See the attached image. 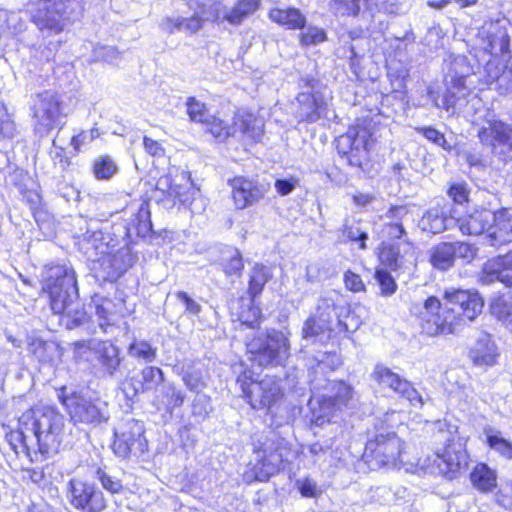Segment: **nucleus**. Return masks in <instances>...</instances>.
<instances>
[{
    "label": "nucleus",
    "instance_id": "nucleus-1",
    "mask_svg": "<svg viewBox=\"0 0 512 512\" xmlns=\"http://www.w3.org/2000/svg\"><path fill=\"white\" fill-rule=\"evenodd\" d=\"M445 299V306L434 296L424 302L421 311L422 329L430 336L456 333L461 322L473 321L484 305L478 292L468 290H446Z\"/></svg>",
    "mask_w": 512,
    "mask_h": 512
},
{
    "label": "nucleus",
    "instance_id": "nucleus-2",
    "mask_svg": "<svg viewBox=\"0 0 512 512\" xmlns=\"http://www.w3.org/2000/svg\"><path fill=\"white\" fill-rule=\"evenodd\" d=\"M20 424L36 439L41 454H57L65 435V418L56 408L40 406L24 412Z\"/></svg>",
    "mask_w": 512,
    "mask_h": 512
},
{
    "label": "nucleus",
    "instance_id": "nucleus-3",
    "mask_svg": "<svg viewBox=\"0 0 512 512\" xmlns=\"http://www.w3.org/2000/svg\"><path fill=\"white\" fill-rule=\"evenodd\" d=\"M303 88L296 97L294 117L298 122L316 123L328 118L332 107V91L313 77L301 79Z\"/></svg>",
    "mask_w": 512,
    "mask_h": 512
},
{
    "label": "nucleus",
    "instance_id": "nucleus-4",
    "mask_svg": "<svg viewBox=\"0 0 512 512\" xmlns=\"http://www.w3.org/2000/svg\"><path fill=\"white\" fill-rule=\"evenodd\" d=\"M290 332L268 329L252 338H247L248 359L260 367L282 366L290 357Z\"/></svg>",
    "mask_w": 512,
    "mask_h": 512
},
{
    "label": "nucleus",
    "instance_id": "nucleus-5",
    "mask_svg": "<svg viewBox=\"0 0 512 512\" xmlns=\"http://www.w3.org/2000/svg\"><path fill=\"white\" fill-rule=\"evenodd\" d=\"M43 291L49 296L50 306L59 314L79 300L75 272L67 266H54L48 270Z\"/></svg>",
    "mask_w": 512,
    "mask_h": 512
},
{
    "label": "nucleus",
    "instance_id": "nucleus-6",
    "mask_svg": "<svg viewBox=\"0 0 512 512\" xmlns=\"http://www.w3.org/2000/svg\"><path fill=\"white\" fill-rule=\"evenodd\" d=\"M78 6V0H38L30 10L31 21L42 33L57 35Z\"/></svg>",
    "mask_w": 512,
    "mask_h": 512
},
{
    "label": "nucleus",
    "instance_id": "nucleus-7",
    "mask_svg": "<svg viewBox=\"0 0 512 512\" xmlns=\"http://www.w3.org/2000/svg\"><path fill=\"white\" fill-rule=\"evenodd\" d=\"M58 398L74 424L96 426L109 419L107 406L99 399H92L77 391L67 393L66 388L61 389Z\"/></svg>",
    "mask_w": 512,
    "mask_h": 512
},
{
    "label": "nucleus",
    "instance_id": "nucleus-8",
    "mask_svg": "<svg viewBox=\"0 0 512 512\" xmlns=\"http://www.w3.org/2000/svg\"><path fill=\"white\" fill-rule=\"evenodd\" d=\"M236 383L253 409L270 408L283 396L279 380L265 376L260 381H254L253 372L250 370L242 372Z\"/></svg>",
    "mask_w": 512,
    "mask_h": 512
},
{
    "label": "nucleus",
    "instance_id": "nucleus-9",
    "mask_svg": "<svg viewBox=\"0 0 512 512\" xmlns=\"http://www.w3.org/2000/svg\"><path fill=\"white\" fill-rule=\"evenodd\" d=\"M445 85L446 93L442 103L435 101L436 107L444 108L447 111L453 109L461 100L470 94L465 82L471 72L467 58L462 55L450 57L445 64Z\"/></svg>",
    "mask_w": 512,
    "mask_h": 512
},
{
    "label": "nucleus",
    "instance_id": "nucleus-10",
    "mask_svg": "<svg viewBox=\"0 0 512 512\" xmlns=\"http://www.w3.org/2000/svg\"><path fill=\"white\" fill-rule=\"evenodd\" d=\"M75 348L90 350L94 355L93 368L102 378L116 379L121 377L122 361L120 349L109 340H80L74 343Z\"/></svg>",
    "mask_w": 512,
    "mask_h": 512
},
{
    "label": "nucleus",
    "instance_id": "nucleus-11",
    "mask_svg": "<svg viewBox=\"0 0 512 512\" xmlns=\"http://www.w3.org/2000/svg\"><path fill=\"white\" fill-rule=\"evenodd\" d=\"M34 130L40 136L47 135L60 122L62 101L54 90H45L34 95L31 104Z\"/></svg>",
    "mask_w": 512,
    "mask_h": 512
},
{
    "label": "nucleus",
    "instance_id": "nucleus-12",
    "mask_svg": "<svg viewBox=\"0 0 512 512\" xmlns=\"http://www.w3.org/2000/svg\"><path fill=\"white\" fill-rule=\"evenodd\" d=\"M403 449L404 443L395 433L378 434L366 443L363 457L378 467L400 468Z\"/></svg>",
    "mask_w": 512,
    "mask_h": 512
},
{
    "label": "nucleus",
    "instance_id": "nucleus-13",
    "mask_svg": "<svg viewBox=\"0 0 512 512\" xmlns=\"http://www.w3.org/2000/svg\"><path fill=\"white\" fill-rule=\"evenodd\" d=\"M66 498L78 512H102L106 508L103 493L93 484L72 478L66 485Z\"/></svg>",
    "mask_w": 512,
    "mask_h": 512
},
{
    "label": "nucleus",
    "instance_id": "nucleus-14",
    "mask_svg": "<svg viewBox=\"0 0 512 512\" xmlns=\"http://www.w3.org/2000/svg\"><path fill=\"white\" fill-rule=\"evenodd\" d=\"M147 447V441L144 437L143 424L135 419H129L121 424L118 431L115 432L113 443L114 453L123 459L132 454L139 455L144 453Z\"/></svg>",
    "mask_w": 512,
    "mask_h": 512
},
{
    "label": "nucleus",
    "instance_id": "nucleus-15",
    "mask_svg": "<svg viewBox=\"0 0 512 512\" xmlns=\"http://www.w3.org/2000/svg\"><path fill=\"white\" fill-rule=\"evenodd\" d=\"M232 197L238 209H244L260 201L269 191V184L259 183L256 180L242 176L230 180Z\"/></svg>",
    "mask_w": 512,
    "mask_h": 512
},
{
    "label": "nucleus",
    "instance_id": "nucleus-16",
    "mask_svg": "<svg viewBox=\"0 0 512 512\" xmlns=\"http://www.w3.org/2000/svg\"><path fill=\"white\" fill-rule=\"evenodd\" d=\"M373 379L380 385L388 387L406 398L412 405L422 406L421 395L406 379L401 378L388 367L378 364L372 374Z\"/></svg>",
    "mask_w": 512,
    "mask_h": 512
},
{
    "label": "nucleus",
    "instance_id": "nucleus-17",
    "mask_svg": "<svg viewBox=\"0 0 512 512\" xmlns=\"http://www.w3.org/2000/svg\"><path fill=\"white\" fill-rule=\"evenodd\" d=\"M478 138L483 145L492 149L497 145L512 149V128L502 121H487V126H482L478 130Z\"/></svg>",
    "mask_w": 512,
    "mask_h": 512
},
{
    "label": "nucleus",
    "instance_id": "nucleus-18",
    "mask_svg": "<svg viewBox=\"0 0 512 512\" xmlns=\"http://www.w3.org/2000/svg\"><path fill=\"white\" fill-rule=\"evenodd\" d=\"M411 216L410 210L407 206H391L384 216V224L382 227V234L389 239H405L406 230L404 225L409 221Z\"/></svg>",
    "mask_w": 512,
    "mask_h": 512
},
{
    "label": "nucleus",
    "instance_id": "nucleus-19",
    "mask_svg": "<svg viewBox=\"0 0 512 512\" xmlns=\"http://www.w3.org/2000/svg\"><path fill=\"white\" fill-rule=\"evenodd\" d=\"M263 120L249 112H239L234 118L232 136H239L244 141L255 143L263 135Z\"/></svg>",
    "mask_w": 512,
    "mask_h": 512
},
{
    "label": "nucleus",
    "instance_id": "nucleus-20",
    "mask_svg": "<svg viewBox=\"0 0 512 512\" xmlns=\"http://www.w3.org/2000/svg\"><path fill=\"white\" fill-rule=\"evenodd\" d=\"M484 72L486 83L494 85L499 94H512V64L507 66L498 60H489Z\"/></svg>",
    "mask_w": 512,
    "mask_h": 512
},
{
    "label": "nucleus",
    "instance_id": "nucleus-21",
    "mask_svg": "<svg viewBox=\"0 0 512 512\" xmlns=\"http://www.w3.org/2000/svg\"><path fill=\"white\" fill-rule=\"evenodd\" d=\"M418 225L424 232L438 234L456 226V218L448 215L444 207L435 205L424 212Z\"/></svg>",
    "mask_w": 512,
    "mask_h": 512
},
{
    "label": "nucleus",
    "instance_id": "nucleus-22",
    "mask_svg": "<svg viewBox=\"0 0 512 512\" xmlns=\"http://www.w3.org/2000/svg\"><path fill=\"white\" fill-rule=\"evenodd\" d=\"M479 35L486 40L485 50L492 55L507 52L510 45V38L506 28L499 22L485 23Z\"/></svg>",
    "mask_w": 512,
    "mask_h": 512
},
{
    "label": "nucleus",
    "instance_id": "nucleus-23",
    "mask_svg": "<svg viewBox=\"0 0 512 512\" xmlns=\"http://www.w3.org/2000/svg\"><path fill=\"white\" fill-rule=\"evenodd\" d=\"M495 212L489 209H476L469 215L456 218V226L466 235H480L489 230L496 219Z\"/></svg>",
    "mask_w": 512,
    "mask_h": 512
},
{
    "label": "nucleus",
    "instance_id": "nucleus-24",
    "mask_svg": "<svg viewBox=\"0 0 512 512\" xmlns=\"http://www.w3.org/2000/svg\"><path fill=\"white\" fill-rule=\"evenodd\" d=\"M189 7L193 14L189 19L199 21V30L202 29L205 22L223 23V16L226 8L224 5L216 0H189Z\"/></svg>",
    "mask_w": 512,
    "mask_h": 512
},
{
    "label": "nucleus",
    "instance_id": "nucleus-25",
    "mask_svg": "<svg viewBox=\"0 0 512 512\" xmlns=\"http://www.w3.org/2000/svg\"><path fill=\"white\" fill-rule=\"evenodd\" d=\"M479 282L483 285H491L500 282L507 288H512V267L504 265L496 257L487 260L479 275Z\"/></svg>",
    "mask_w": 512,
    "mask_h": 512
},
{
    "label": "nucleus",
    "instance_id": "nucleus-26",
    "mask_svg": "<svg viewBox=\"0 0 512 512\" xmlns=\"http://www.w3.org/2000/svg\"><path fill=\"white\" fill-rule=\"evenodd\" d=\"M335 299L332 293H326L319 297L315 312L312 314L319 320L325 321L330 326L336 328V332H346L348 327L346 323L339 319Z\"/></svg>",
    "mask_w": 512,
    "mask_h": 512
},
{
    "label": "nucleus",
    "instance_id": "nucleus-27",
    "mask_svg": "<svg viewBox=\"0 0 512 512\" xmlns=\"http://www.w3.org/2000/svg\"><path fill=\"white\" fill-rule=\"evenodd\" d=\"M469 357L476 366H492L498 357L491 335L482 333L470 349Z\"/></svg>",
    "mask_w": 512,
    "mask_h": 512
},
{
    "label": "nucleus",
    "instance_id": "nucleus-28",
    "mask_svg": "<svg viewBox=\"0 0 512 512\" xmlns=\"http://www.w3.org/2000/svg\"><path fill=\"white\" fill-rule=\"evenodd\" d=\"M60 314L62 315L63 324L69 330L82 328L88 334H95L97 332L96 325L91 317L87 315L79 300Z\"/></svg>",
    "mask_w": 512,
    "mask_h": 512
},
{
    "label": "nucleus",
    "instance_id": "nucleus-29",
    "mask_svg": "<svg viewBox=\"0 0 512 512\" xmlns=\"http://www.w3.org/2000/svg\"><path fill=\"white\" fill-rule=\"evenodd\" d=\"M496 219L488 230L491 246L498 247L512 242V223L506 210L495 212Z\"/></svg>",
    "mask_w": 512,
    "mask_h": 512
},
{
    "label": "nucleus",
    "instance_id": "nucleus-30",
    "mask_svg": "<svg viewBox=\"0 0 512 512\" xmlns=\"http://www.w3.org/2000/svg\"><path fill=\"white\" fill-rule=\"evenodd\" d=\"M438 458L446 465V473L453 477L455 473L468 465V454L460 442L449 443Z\"/></svg>",
    "mask_w": 512,
    "mask_h": 512
},
{
    "label": "nucleus",
    "instance_id": "nucleus-31",
    "mask_svg": "<svg viewBox=\"0 0 512 512\" xmlns=\"http://www.w3.org/2000/svg\"><path fill=\"white\" fill-rule=\"evenodd\" d=\"M324 389L338 410L351 408L357 402L354 389L343 381H327Z\"/></svg>",
    "mask_w": 512,
    "mask_h": 512
},
{
    "label": "nucleus",
    "instance_id": "nucleus-32",
    "mask_svg": "<svg viewBox=\"0 0 512 512\" xmlns=\"http://www.w3.org/2000/svg\"><path fill=\"white\" fill-rule=\"evenodd\" d=\"M308 406L316 425L329 422L330 416L337 409L328 394H313L308 401Z\"/></svg>",
    "mask_w": 512,
    "mask_h": 512
},
{
    "label": "nucleus",
    "instance_id": "nucleus-33",
    "mask_svg": "<svg viewBox=\"0 0 512 512\" xmlns=\"http://www.w3.org/2000/svg\"><path fill=\"white\" fill-rule=\"evenodd\" d=\"M269 18L288 29H301L305 26L306 18L297 8H273L269 11Z\"/></svg>",
    "mask_w": 512,
    "mask_h": 512
},
{
    "label": "nucleus",
    "instance_id": "nucleus-34",
    "mask_svg": "<svg viewBox=\"0 0 512 512\" xmlns=\"http://www.w3.org/2000/svg\"><path fill=\"white\" fill-rule=\"evenodd\" d=\"M473 486L483 493L491 492L497 485V475L487 464H477L470 474Z\"/></svg>",
    "mask_w": 512,
    "mask_h": 512
},
{
    "label": "nucleus",
    "instance_id": "nucleus-35",
    "mask_svg": "<svg viewBox=\"0 0 512 512\" xmlns=\"http://www.w3.org/2000/svg\"><path fill=\"white\" fill-rule=\"evenodd\" d=\"M453 252L450 242H441L429 250V262L433 268L447 271L455 262Z\"/></svg>",
    "mask_w": 512,
    "mask_h": 512
},
{
    "label": "nucleus",
    "instance_id": "nucleus-36",
    "mask_svg": "<svg viewBox=\"0 0 512 512\" xmlns=\"http://www.w3.org/2000/svg\"><path fill=\"white\" fill-rule=\"evenodd\" d=\"M260 5V0H238L235 6L229 10L226 9L223 20L229 24L239 25L249 15L254 13Z\"/></svg>",
    "mask_w": 512,
    "mask_h": 512
},
{
    "label": "nucleus",
    "instance_id": "nucleus-37",
    "mask_svg": "<svg viewBox=\"0 0 512 512\" xmlns=\"http://www.w3.org/2000/svg\"><path fill=\"white\" fill-rule=\"evenodd\" d=\"M151 212L149 209L148 203H142L131 219V223H129L127 229V234L131 236L134 232L136 235L141 237H146L152 230V222H151Z\"/></svg>",
    "mask_w": 512,
    "mask_h": 512
},
{
    "label": "nucleus",
    "instance_id": "nucleus-38",
    "mask_svg": "<svg viewBox=\"0 0 512 512\" xmlns=\"http://www.w3.org/2000/svg\"><path fill=\"white\" fill-rule=\"evenodd\" d=\"M260 457L261 459L253 467L255 478L258 481H267L279 471L281 456L278 453H270Z\"/></svg>",
    "mask_w": 512,
    "mask_h": 512
},
{
    "label": "nucleus",
    "instance_id": "nucleus-39",
    "mask_svg": "<svg viewBox=\"0 0 512 512\" xmlns=\"http://www.w3.org/2000/svg\"><path fill=\"white\" fill-rule=\"evenodd\" d=\"M161 30L167 34L175 31H185L194 34L199 31V21L189 17H166L159 24Z\"/></svg>",
    "mask_w": 512,
    "mask_h": 512
},
{
    "label": "nucleus",
    "instance_id": "nucleus-40",
    "mask_svg": "<svg viewBox=\"0 0 512 512\" xmlns=\"http://www.w3.org/2000/svg\"><path fill=\"white\" fill-rule=\"evenodd\" d=\"M92 304L94 305L95 315L98 319V325L96 327L106 332L105 327L110 325L113 320L115 304L111 299L99 295H95L92 298Z\"/></svg>",
    "mask_w": 512,
    "mask_h": 512
},
{
    "label": "nucleus",
    "instance_id": "nucleus-41",
    "mask_svg": "<svg viewBox=\"0 0 512 512\" xmlns=\"http://www.w3.org/2000/svg\"><path fill=\"white\" fill-rule=\"evenodd\" d=\"M271 275L269 269L264 265H255L250 272L248 293L252 300L260 295Z\"/></svg>",
    "mask_w": 512,
    "mask_h": 512
},
{
    "label": "nucleus",
    "instance_id": "nucleus-42",
    "mask_svg": "<svg viewBox=\"0 0 512 512\" xmlns=\"http://www.w3.org/2000/svg\"><path fill=\"white\" fill-rule=\"evenodd\" d=\"M162 403L168 412L172 413L175 408L183 405L185 400V392L176 387L173 383H166L162 386Z\"/></svg>",
    "mask_w": 512,
    "mask_h": 512
},
{
    "label": "nucleus",
    "instance_id": "nucleus-43",
    "mask_svg": "<svg viewBox=\"0 0 512 512\" xmlns=\"http://www.w3.org/2000/svg\"><path fill=\"white\" fill-rule=\"evenodd\" d=\"M128 354L143 362H153L157 356V349L145 340H134L128 347Z\"/></svg>",
    "mask_w": 512,
    "mask_h": 512
},
{
    "label": "nucleus",
    "instance_id": "nucleus-44",
    "mask_svg": "<svg viewBox=\"0 0 512 512\" xmlns=\"http://www.w3.org/2000/svg\"><path fill=\"white\" fill-rule=\"evenodd\" d=\"M332 331H336L334 326H330L325 321L319 320L311 314V316L304 322L302 327V337L304 339H309L325 335L326 333L329 334Z\"/></svg>",
    "mask_w": 512,
    "mask_h": 512
},
{
    "label": "nucleus",
    "instance_id": "nucleus-45",
    "mask_svg": "<svg viewBox=\"0 0 512 512\" xmlns=\"http://www.w3.org/2000/svg\"><path fill=\"white\" fill-rule=\"evenodd\" d=\"M367 132L365 130H358L355 133L349 131L348 133L341 135L337 140V150L342 157H346L350 150H353L356 145H364V138H366Z\"/></svg>",
    "mask_w": 512,
    "mask_h": 512
},
{
    "label": "nucleus",
    "instance_id": "nucleus-46",
    "mask_svg": "<svg viewBox=\"0 0 512 512\" xmlns=\"http://www.w3.org/2000/svg\"><path fill=\"white\" fill-rule=\"evenodd\" d=\"M490 310L497 320L507 324L512 316V302L504 295H499L491 300Z\"/></svg>",
    "mask_w": 512,
    "mask_h": 512
},
{
    "label": "nucleus",
    "instance_id": "nucleus-47",
    "mask_svg": "<svg viewBox=\"0 0 512 512\" xmlns=\"http://www.w3.org/2000/svg\"><path fill=\"white\" fill-rule=\"evenodd\" d=\"M142 383L141 391L145 392L154 389L156 386L164 382L163 371L154 366H147L141 371Z\"/></svg>",
    "mask_w": 512,
    "mask_h": 512
},
{
    "label": "nucleus",
    "instance_id": "nucleus-48",
    "mask_svg": "<svg viewBox=\"0 0 512 512\" xmlns=\"http://www.w3.org/2000/svg\"><path fill=\"white\" fill-rule=\"evenodd\" d=\"M117 171V165L114 160L108 156H100L97 158L93 165V172L97 179H109Z\"/></svg>",
    "mask_w": 512,
    "mask_h": 512
},
{
    "label": "nucleus",
    "instance_id": "nucleus-49",
    "mask_svg": "<svg viewBox=\"0 0 512 512\" xmlns=\"http://www.w3.org/2000/svg\"><path fill=\"white\" fill-rule=\"evenodd\" d=\"M56 350L57 347L53 342L36 339L30 344V351L41 362L52 361Z\"/></svg>",
    "mask_w": 512,
    "mask_h": 512
},
{
    "label": "nucleus",
    "instance_id": "nucleus-50",
    "mask_svg": "<svg viewBox=\"0 0 512 512\" xmlns=\"http://www.w3.org/2000/svg\"><path fill=\"white\" fill-rule=\"evenodd\" d=\"M186 108L187 114L191 121L204 123L210 117L209 111L206 108V105L200 101H198L194 97H189L186 100Z\"/></svg>",
    "mask_w": 512,
    "mask_h": 512
},
{
    "label": "nucleus",
    "instance_id": "nucleus-51",
    "mask_svg": "<svg viewBox=\"0 0 512 512\" xmlns=\"http://www.w3.org/2000/svg\"><path fill=\"white\" fill-rule=\"evenodd\" d=\"M227 253L228 257L224 258L222 263L223 271L228 276L240 275L244 265L239 250L231 248Z\"/></svg>",
    "mask_w": 512,
    "mask_h": 512
},
{
    "label": "nucleus",
    "instance_id": "nucleus-52",
    "mask_svg": "<svg viewBox=\"0 0 512 512\" xmlns=\"http://www.w3.org/2000/svg\"><path fill=\"white\" fill-rule=\"evenodd\" d=\"M255 300L250 298V303L247 309H243L239 314V320L242 325L249 328H258L261 323L262 313L259 307L254 304Z\"/></svg>",
    "mask_w": 512,
    "mask_h": 512
},
{
    "label": "nucleus",
    "instance_id": "nucleus-53",
    "mask_svg": "<svg viewBox=\"0 0 512 512\" xmlns=\"http://www.w3.org/2000/svg\"><path fill=\"white\" fill-rule=\"evenodd\" d=\"M343 235L352 242H359V248L365 250L367 248L366 241L368 234L362 230L359 223H345L343 227Z\"/></svg>",
    "mask_w": 512,
    "mask_h": 512
},
{
    "label": "nucleus",
    "instance_id": "nucleus-54",
    "mask_svg": "<svg viewBox=\"0 0 512 512\" xmlns=\"http://www.w3.org/2000/svg\"><path fill=\"white\" fill-rule=\"evenodd\" d=\"M381 263L391 270H397L401 266V259L399 249L394 245H386L382 248L379 254Z\"/></svg>",
    "mask_w": 512,
    "mask_h": 512
},
{
    "label": "nucleus",
    "instance_id": "nucleus-55",
    "mask_svg": "<svg viewBox=\"0 0 512 512\" xmlns=\"http://www.w3.org/2000/svg\"><path fill=\"white\" fill-rule=\"evenodd\" d=\"M176 184V181L172 179L169 175H163L161 176L155 186V193L154 196L157 201H170L171 194L173 191V188Z\"/></svg>",
    "mask_w": 512,
    "mask_h": 512
},
{
    "label": "nucleus",
    "instance_id": "nucleus-56",
    "mask_svg": "<svg viewBox=\"0 0 512 512\" xmlns=\"http://www.w3.org/2000/svg\"><path fill=\"white\" fill-rule=\"evenodd\" d=\"M203 124L207 126L208 131L216 138L225 139L232 135V128H230L223 120L210 115L208 120Z\"/></svg>",
    "mask_w": 512,
    "mask_h": 512
},
{
    "label": "nucleus",
    "instance_id": "nucleus-57",
    "mask_svg": "<svg viewBox=\"0 0 512 512\" xmlns=\"http://www.w3.org/2000/svg\"><path fill=\"white\" fill-rule=\"evenodd\" d=\"M375 279L380 286L382 296H391L396 292L397 284L391 274L386 270L377 269Z\"/></svg>",
    "mask_w": 512,
    "mask_h": 512
},
{
    "label": "nucleus",
    "instance_id": "nucleus-58",
    "mask_svg": "<svg viewBox=\"0 0 512 512\" xmlns=\"http://www.w3.org/2000/svg\"><path fill=\"white\" fill-rule=\"evenodd\" d=\"M489 447L506 459H512V444L500 435L487 434Z\"/></svg>",
    "mask_w": 512,
    "mask_h": 512
},
{
    "label": "nucleus",
    "instance_id": "nucleus-59",
    "mask_svg": "<svg viewBox=\"0 0 512 512\" xmlns=\"http://www.w3.org/2000/svg\"><path fill=\"white\" fill-rule=\"evenodd\" d=\"M96 478L99 480L102 487L112 494L120 493L123 490L121 481L118 478L109 475L101 468L97 469Z\"/></svg>",
    "mask_w": 512,
    "mask_h": 512
},
{
    "label": "nucleus",
    "instance_id": "nucleus-60",
    "mask_svg": "<svg viewBox=\"0 0 512 512\" xmlns=\"http://www.w3.org/2000/svg\"><path fill=\"white\" fill-rule=\"evenodd\" d=\"M418 132L421 133L427 140L436 144L439 147L447 151L452 150V146L447 142L444 134L433 127H421L418 129Z\"/></svg>",
    "mask_w": 512,
    "mask_h": 512
},
{
    "label": "nucleus",
    "instance_id": "nucleus-61",
    "mask_svg": "<svg viewBox=\"0 0 512 512\" xmlns=\"http://www.w3.org/2000/svg\"><path fill=\"white\" fill-rule=\"evenodd\" d=\"M368 153V140L364 138V145H356L353 150L345 157L348 164L352 167H362L363 161L367 158Z\"/></svg>",
    "mask_w": 512,
    "mask_h": 512
},
{
    "label": "nucleus",
    "instance_id": "nucleus-62",
    "mask_svg": "<svg viewBox=\"0 0 512 512\" xmlns=\"http://www.w3.org/2000/svg\"><path fill=\"white\" fill-rule=\"evenodd\" d=\"M191 198V188L187 183L183 185L176 182L169 203L173 206L178 201L180 204L187 206L191 204Z\"/></svg>",
    "mask_w": 512,
    "mask_h": 512
},
{
    "label": "nucleus",
    "instance_id": "nucleus-63",
    "mask_svg": "<svg viewBox=\"0 0 512 512\" xmlns=\"http://www.w3.org/2000/svg\"><path fill=\"white\" fill-rule=\"evenodd\" d=\"M326 40V33L323 29L310 26L301 33V43L305 46L316 45Z\"/></svg>",
    "mask_w": 512,
    "mask_h": 512
},
{
    "label": "nucleus",
    "instance_id": "nucleus-64",
    "mask_svg": "<svg viewBox=\"0 0 512 512\" xmlns=\"http://www.w3.org/2000/svg\"><path fill=\"white\" fill-rule=\"evenodd\" d=\"M343 282L345 288L353 293H360L366 291V286L359 274L348 270L344 273Z\"/></svg>",
    "mask_w": 512,
    "mask_h": 512
}]
</instances>
